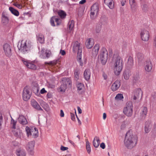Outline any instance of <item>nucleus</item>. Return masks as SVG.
I'll return each instance as SVG.
<instances>
[{
    "label": "nucleus",
    "mask_w": 156,
    "mask_h": 156,
    "mask_svg": "<svg viewBox=\"0 0 156 156\" xmlns=\"http://www.w3.org/2000/svg\"><path fill=\"white\" fill-rule=\"evenodd\" d=\"M86 148L88 153H90L91 152V148L90 145V143L89 141L87 140L86 142Z\"/></svg>",
    "instance_id": "nucleus-45"
},
{
    "label": "nucleus",
    "mask_w": 156,
    "mask_h": 156,
    "mask_svg": "<svg viewBox=\"0 0 156 156\" xmlns=\"http://www.w3.org/2000/svg\"><path fill=\"white\" fill-rule=\"evenodd\" d=\"M133 106L131 102H127L126 106L124 107L123 110V113L127 116L130 117L133 114Z\"/></svg>",
    "instance_id": "nucleus-5"
},
{
    "label": "nucleus",
    "mask_w": 156,
    "mask_h": 156,
    "mask_svg": "<svg viewBox=\"0 0 156 156\" xmlns=\"http://www.w3.org/2000/svg\"><path fill=\"white\" fill-rule=\"evenodd\" d=\"M60 53L62 55H64L66 54V52L64 50H60Z\"/></svg>",
    "instance_id": "nucleus-64"
},
{
    "label": "nucleus",
    "mask_w": 156,
    "mask_h": 156,
    "mask_svg": "<svg viewBox=\"0 0 156 156\" xmlns=\"http://www.w3.org/2000/svg\"><path fill=\"white\" fill-rule=\"evenodd\" d=\"M137 138L134 136L130 132H127L125 136L124 144L128 149H132L135 147L137 143Z\"/></svg>",
    "instance_id": "nucleus-1"
},
{
    "label": "nucleus",
    "mask_w": 156,
    "mask_h": 156,
    "mask_svg": "<svg viewBox=\"0 0 156 156\" xmlns=\"http://www.w3.org/2000/svg\"><path fill=\"white\" fill-rule=\"evenodd\" d=\"M16 154L17 156H25L26 154L25 150L21 148H19L16 150Z\"/></svg>",
    "instance_id": "nucleus-25"
},
{
    "label": "nucleus",
    "mask_w": 156,
    "mask_h": 156,
    "mask_svg": "<svg viewBox=\"0 0 156 156\" xmlns=\"http://www.w3.org/2000/svg\"><path fill=\"white\" fill-rule=\"evenodd\" d=\"M31 104L32 106L35 109L38 110L43 111V109L41 108L38 103L34 100L31 101Z\"/></svg>",
    "instance_id": "nucleus-24"
},
{
    "label": "nucleus",
    "mask_w": 156,
    "mask_h": 156,
    "mask_svg": "<svg viewBox=\"0 0 156 156\" xmlns=\"http://www.w3.org/2000/svg\"><path fill=\"white\" fill-rule=\"evenodd\" d=\"M37 40L41 44L44 43V38L43 35H39L37 37Z\"/></svg>",
    "instance_id": "nucleus-43"
},
{
    "label": "nucleus",
    "mask_w": 156,
    "mask_h": 156,
    "mask_svg": "<svg viewBox=\"0 0 156 156\" xmlns=\"http://www.w3.org/2000/svg\"><path fill=\"white\" fill-rule=\"evenodd\" d=\"M123 76L124 78L126 80H128L131 75L130 72L128 70H125L123 72Z\"/></svg>",
    "instance_id": "nucleus-34"
},
{
    "label": "nucleus",
    "mask_w": 156,
    "mask_h": 156,
    "mask_svg": "<svg viewBox=\"0 0 156 156\" xmlns=\"http://www.w3.org/2000/svg\"><path fill=\"white\" fill-rule=\"evenodd\" d=\"M115 55L113 57V63L114 65L113 69L116 75H118L121 72L123 67V60L121 57L118 55H116L115 58Z\"/></svg>",
    "instance_id": "nucleus-2"
},
{
    "label": "nucleus",
    "mask_w": 156,
    "mask_h": 156,
    "mask_svg": "<svg viewBox=\"0 0 156 156\" xmlns=\"http://www.w3.org/2000/svg\"><path fill=\"white\" fill-rule=\"evenodd\" d=\"M121 85V83L119 80H116L113 83L111 89L113 91L117 90Z\"/></svg>",
    "instance_id": "nucleus-17"
},
{
    "label": "nucleus",
    "mask_w": 156,
    "mask_h": 156,
    "mask_svg": "<svg viewBox=\"0 0 156 156\" xmlns=\"http://www.w3.org/2000/svg\"><path fill=\"white\" fill-rule=\"evenodd\" d=\"M44 48L42 49L40 56L43 59L48 58L51 55V52L48 50H46L44 51Z\"/></svg>",
    "instance_id": "nucleus-13"
},
{
    "label": "nucleus",
    "mask_w": 156,
    "mask_h": 156,
    "mask_svg": "<svg viewBox=\"0 0 156 156\" xmlns=\"http://www.w3.org/2000/svg\"><path fill=\"white\" fill-rule=\"evenodd\" d=\"M9 9L11 13L14 15L16 16H19V12L17 10L11 7H9Z\"/></svg>",
    "instance_id": "nucleus-39"
},
{
    "label": "nucleus",
    "mask_w": 156,
    "mask_h": 156,
    "mask_svg": "<svg viewBox=\"0 0 156 156\" xmlns=\"http://www.w3.org/2000/svg\"><path fill=\"white\" fill-rule=\"evenodd\" d=\"M100 143V140L98 137L95 136L94 138L93 141V145L96 148L98 147Z\"/></svg>",
    "instance_id": "nucleus-30"
},
{
    "label": "nucleus",
    "mask_w": 156,
    "mask_h": 156,
    "mask_svg": "<svg viewBox=\"0 0 156 156\" xmlns=\"http://www.w3.org/2000/svg\"><path fill=\"white\" fill-rule=\"evenodd\" d=\"M108 52L105 48H102L98 55V58L103 65L105 64L108 59Z\"/></svg>",
    "instance_id": "nucleus-4"
},
{
    "label": "nucleus",
    "mask_w": 156,
    "mask_h": 156,
    "mask_svg": "<svg viewBox=\"0 0 156 156\" xmlns=\"http://www.w3.org/2000/svg\"><path fill=\"white\" fill-rule=\"evenodd\" d=\"M74 25V21L72 20L69 21L68 24L67 32H70L73 30Z\"/></svg>",
    "instance_id": "nucleus-26"
},
{
    "label": "nucleus",
    "mask_w": 156,
    "mask_h": 156,
    "mask_svg": "<svg viewBox=\"0 0 156 156\" xmlns=\"http://www.w3.org/2000/svg\"><path fill=\"white\" fill-rule=\"evenodd\" d=\"M35 144V142L34 141H32L29 142L26 146L27 150L31 155L33 154V150Z\"/></svg>",
    "instance_id": "nucleus-7"
},
{
    "label": "nucleus",
    "mask_w": 156,
    "mask_h": 156,
    "mask_svg": "<svg viewBox=\"0 0 156 156\" xmlns=\"http://www.w3.org/2000/svg\"><path fill=\"white\" fill-rule=\"evenodd\" d=\"M80 71L79 70L76 69L74 70V80H78L80 77Z\"/></svg>",
    "instance_id": "nucleus-36"
},
{
    "label": "nucleus",
    "mask_w": 156,
    "mask_h": 156,
    "mask_svg": "<svg viewBox=\"0 0 156 156\" xmlns=\"http://www.w3.org/2000/svg\"><path fill=\"white\" fill-rule=\"evenodd\" d=\"M31 135L34 138H36L38 137V132L37 129L36 128H31Z\"/></svg>",
    "instance_id": "nucleus-32"
},
{
    "label": "nucleus",
    "mask_w": 156,
    "mask_h": 156,
    "mask_svg": "<svg viewBox=\"0 0 156 156\" xmlns=\"http://www.w3.org/2000/svg\"><path fill=\"white\" fill-rule=\"evenodd\" d=\"M152 66L151 62L150 60L146 61L144 67L145 71L147 72H150L152 70Z\"/></svg>",
    "instance_id": "nucleus-16"
},
{
    "label": "nucleus",
    "mask_w": 156,
    "mask_h": 156,
    "mask_svg": "<svg viewBox=\"0 0 156 156\" xmlns=\"http://www.w3.org/2000/svg\"><path fill=\"white\" fill-rule=\"evenodd\" d=\"M99 45L96 44L93 48L92 50V55L95 57L98 55L99 49Z\"/></svg>",
    "instance_id": "nucleus-19"
},
{
    "label": "nucleus",
    "mask_w": 156,
    "mask_h": 156,
    "mask_svg": "<svg viewBox=\"0 0 156 156\" xmlns=\"http://www.w3.org/2000/svg\"><path fill=\"white\" fill-rule=\"evenodd\" d=\"M123 98L122 94H117L115 97V99L117 100H121Z\"/></svg>",
    "instance_id": "nucleus-49"
},
{
    "label": "nucleus",
    "mask_w": 156,
    "mask_h": 156,
    "mask_svg": "<svg viewBox=\"0 0 156 156\" xmlns=\"http://www.w3.org/2000/svg\"><path fill=\"white\" fill-rule=\"evenodd\" d=\"M3 49L5 54L6 56L9 57L12 55L11 46L9 44H5L3 46Z\"/></svg>",
    "instance_id": "nucleus-9"
},
{
    "label": "nucleus",
    "mask_w": 156,
    "mask_h": 156,
    "mask_svg": "<svg viewBox=\"0 0 156 156\" xmlns=\"http://www.w3.org/2000/svg\"><path fill=\"white\" fill-rule=\"evenodd\" d=\"M133 99L134 100L139 98L140 96H142V92L140 88L136 89L134 90L133 92Z\"/></svg>",
    "instance_id": "nucleus-12"
},
{
    "label": "nucleus",
    "mask_w": 156,
    "mask_h": 156,
    "mask_svg": "<svg viewBox=\"0 0 156 156\" xmlns=\"http://www.w3.org/2000/svg\"><path fill=\"white\" fill-rule=\"evenodd\" d=\"M32 43L29 40L22 41H21L20 49L24 54L28 53L32 48Z\"/></svg>",
    "instance_id": "nucleus-3"
},
{
    "label": "nucleus",
    "mask_w": 156,
    "mask_h": 156,
    "mask_svg": "<svg viewBox=\"0 0 156 156\" xmlns=\"http://www.w3.org/2000/svg\"><path fill=\"white\" fill-rule=\"evenodd\" d=\"M76 86L78 93L79 94H82L83 92V90L82 89L84 87L83 84L81 83H78L77 84Z\"/></svg>",
    "instance_id": "nucleus-29"
},
{
    "label": "nucleus",
    "mask_w": 156,
    "mask_h": 156,
    "mask_svg": "<svg viewBox=\"0 0 156 156\" xmlns=\"http://www.w3.org/2000/svg\"><path fill=\"white\" fill-rule=\"evenodd\" d=\"M13 5L19 9H21L22 7V6L20 4H18L17 2L14 3L13 4Z\"/></svg>",
    "instance_id": "nucleus-55"
},
{
    "label": "nucleus",
    "mask_w": 156,
    "mask_h": 156,
    "mask_svg": "<svg viewBox=\"0 0 156 156\" xmlns=\"http://www.w3.org/2000/svg\"><path fill=\"white\" fill-rule=\"evenodd\" d=\"M130 5L136 4L135 0H129Z\"/></svg>",
    "instance_id": "nucleus-58"
},
{
    "label": "nucleus",
    "mask_w": 156,
    "mask_h": 156,
    "mask_svg": "<svg viewBox=\"0 0 156 156\" xmlns=\"http://www.w3.org/2000/svg\"><path fill=\"white\" fill-rule=\"evenodd\" d=\"M141 7L143 12H147L149 9L147 5L145 4H143L141 5Z\"/></svg>",
    "instance_id": "nucleus-44"
},
{
    "label": "nucleus",
    "mask_w": 156,
    "mask_h": 156,
    "mask_svg": "<svg viewBox=\"0 0 156 156\" xmlns=\"http://www.w3.org/2000/svg\"><path fill=\"white\" fill-rule=\"evenodd\" d=\"M73 51L76 52H82V47L80 45V43L77 41L75 42L74 43L73 48Z\"/></svg>",
    "instance_id": "nucleus-14"
},
{
    "label": "nucleus",
    "mask_w": 156,
    "mask_h": 156,
    "mask_svg": "<svg viewBox=\"0 0 156 156\" xmlns=\"http://www.w3.org/2000/svg\"><path fill=\"white\" fill-rule=\"evenodd\" d=\"M101 24L98 23L96 26L95 32L97 33H99L101 31Z\"/></svg>",
    "instance_id": "nucleus-42"
},
{
    "label": "nucleus",
    "mask_w": 156,
    "mask_h": 156,
    "mask_svg": "<svg viewBox=\"0 0 156 156\" xmlns=\"http://www.w3.org/2000/svg\"><path fill=\"white\" fill-rule=\"evenodd\" d=\"M31 95V93L29 90L27 88H24L22 95L23 100L25 101H27L30 98Z\"/></svg>",
    "instance_id": "nucleus-10"
},
{
    "label": "nucleus",
    "mask_w": 156,
    "mask_h": 156,
    "mask_svg": "<svg viewBox=\"0 0 156 156\" xmlns=\"http://www.w3.org/2000/svg\"><path fill=\"white\" fill-rule=\"evenodd\" d=\"M3 122V117L2 113L0 112V129L2 128V124Z\"/></svg>",
    "instance_id": "nucleus-52"
},
{
    "label": "nucleus",
    "mask_w": 156,
    "mask_h": 156,
    "mask_svg": "<svg viewBox=\"0 0 156 156\" xmlns=\"http://www.w3.org/2000/svg\"><path fill=\"white\" fill-rule=\"evenodd\" d=\"M147 107H143L141 109V112L140 113L141 116L142 118H145L147 114Z\"/></svg>",
    "instance_id": "nucleus-31"
},
{
    "label": "nucleus",
    "mask_w": 156,
    "mask_h": 156,
    "mask_svg": "<svg viewBox=\"0 0 156 156\" xmlns=\"http://www.w3.org/2000/svg\"><path fill=\"white\" fill-rule=\"evenodd\" d=\"M2 23L4 25H7L9 23V18L7 14L3 12L2 14L1 17Z\"/></svg>",
    "instance_id": "nucleus-15"
},
{
    "label": "nucleus",
    "mask_w": 156,
    "mask_h": 156,
    "mask_svg": "<svg viewBox=\"0 0 156 156\" xmlns=\"http://www.w3.org/2000/svg\"><path fill=\"white\" fill-rule=\"evenodd\" d=\"M126 126V122L124 121L122 122L121 126V129H124Z\"/></svg>",
    "instance_id": "nucleus-54"
},
{
    "label": "nucleus",
    "mask_w": 156,
    "mask_h": 156,
    "mask_svg": "<svg viewBox=\"0 0 156 156\" xmlns=\"http://www.w3.org/2000/svg\"><path fill=\"white\" fill-rule=\"evenodd\" d=\"M68 149V148L66 147H65L63 146H61L60 147V149L62 151H65Z\"/></svg>",
    "instance_id": "nucleus-56"
},
{
    "label": "nucleus",
    "mask_w": 156,
    "mask_h": 156,
    "mask_svg": "<svg viewBox=\"0 0 156 156\" xmlns=\"http://www.w3.org/2000/svg\"><path fill=\"white\" fill-rule=\"evenodd\" d=\"M19 123L22 125H25L27 124L28 122L26 118L23 115H20L18 118Z\"/></svg>",
    "instance_id": "nucleus-22"
},
{
    "label": "nucleus",
    "mask_w": 156,
    "mask_h": 156,
    "mask_svg": "<svg viewBox=\"0 0 156 156\" xmlns=\"http://www.w3.org/2000/svg\"><path fill=\"white\" fill-rule=\"evenodd\" d=\"M131 10L133 12H135L137 9L136 3L130 5Z\"/></svg>",
    "instance_id": "nucleus-47"
},
{
    "label": "nucleus",
    "mask_w": 156,
    "mask_h": 156,
    "mask_svg": "<svg viewBox=\"0 0 156 156\" xmlns=\"http://www.w3.org/2000/svg\"><path fill=\"white\" fill-rule=\"evenodd\" d=\"M52 94L51 93H48L47 95V97L48 98H52Z\"/></svg>",
    "instance_id": "nucleus-60"
},
{
    "label": "nucleus",
    "mask_w": 156,
    "mask_h": 156,
    "mask_svg": "<svg viewBox=\"0 0 156 156\" xmlns=\"http://www.w3.org/2000/svg\"><path fill=\"white\" fill-rule=\"evenodd\" d=\"M83 76L84 79L87 81H88L90 79V72L89 69H86L83 73Z\"/></svg>",
    "instance_id": "nucleus-27"
},
{
    "label": "nucleus",
    "mask_w": 156,
    "mask_h": 156,
    "mask_svg": "<svg viewBox=\"0 0 156 156\" xmlns=\"http://www.w3.org/2000/svg\"><path fill=\"white\" fill-rule=\"evenodd\" d=\"M108 22V18L105 15H102L101 16L99 22V23L101 24V25H105L107 24Z\"/></svg>",
    "instance_id": "nucleus-23"
},
{
    "label": "nucleus",
    "mask_w": 156,
    "mask_h": 156,
    "mask_svg": "<svg viewBox=\"0 0 156 156\" xmlns=\"http://www.w3.org/2000/svg\"><path fill=\"white\" fill-rule=\"evenodd\" d=\"M47 92V91L45 90L44 88H42L40 91V93L41 94H44L45 93Z\"/></svg>",
    "instance_id": "nucleus-62"
},
{
    "label": "nucleus",
    "mask_w": 156,
    "mask_h": 156,
    "mask_svg": "<svg viewBox=\"0 0 156 156\" xmlns=\"http://www.w3.org/2000/svg\"><path fill=\"white\" fill-rule=\"evenodd\" d=\"M98 13L95 12H94L91 11L90 14V17L91 19H94V15L95 14H97Z\"/></svg>",
    "instance_id": "nucleus-51"
},
{
    "label": "nucleus",
    "mask_w": 156,
    "mask_h": 156,
    "mask_svg": "<svg viewBox=\"0 0 156 156\" xmlns=\"http://www.w3.org/2000/svg\"><path fill=\"white\" fill-rule=\"evenodd\" d=\"M144 58L143 55L142 54L138 53L136 55V59L138 60L139 62H141Z\"/></svg>",
    "instance_id": "nucleus-41"
},
{
    "label": "nucleus",
    "mask_w": 156,
    "mask_h": 156,
    "mask_svg": "<svg viewBox=\"0 0 156 156\" xmlns=\"http://www.w3.org/2000/svg\"><path fill=\"white\" fill-rule=\"evenodd\" d=\"M70 116L71 119L73 121H74L75 120V117L74 114L71 112Z\"/></svg>",
    "instance_id": "nucleus-57"
},
{
    "label": "nucleus",
    "mask_w": 156,
    "mask_h": 156,
    "mask_svg": "<svg viewBox=\"0 0 156 156\" xmlns=\"http://www.w3.org/2000/svg\"><path fill=\"white\" fill-rule=\"evenodd\" d=\"M57 61H51L49 62H45L44 64L45 65H55L56 64Z\"/></svg>",
    "instance_id": "nucleus-50"
},
{
    "label": "nucleus",
    "mask_w": 156,
    "mask_h": 156,
    "mask_svg": "<svg viewBox=\"0 0 156 156\" xmlns=\"http://www.w3.org/2000/svg\"><path fill=\"white\" fill-rule=\"evenodd\" d=\"M12 132L14 135L17 138H21L23 135L22 131L19 128L13 129Z\"/></svg>",
    "instance_id": "nucleus-18"
},
{
    "label": "nucleus",
    "mask_w": 156,
    "mask_h": 156,
    "mask_svg": "<svg viewBox=\"0 0 156 156\" xmlns=\"http://www.w3.org/2000/svg\"><path fill=\"white\" fill-rule=\"evenodd\" d=\"M25 129L27 136L28 137L29 136L31 135V129H30L28 126H27Z\"/></svg>",
    "instance_id": "nucleus-48"
},
{
    "label": "nucleus",
    "mask_w": 156,
    "mask_h": 156,
    "mask_svg": "<svg viewBox=\"0 0 156 156\" xmlns=\"http://www.w3.org/2000/svg\"><path fill=\"white\" fill-rule=\"evenodd\" d=\"M94 44V40L92 38H89L87 40L85 43L86 47L88 48H90Z\"/></svg>",
    "instance_id": "nucleus-20"
},
{
    "label": "nucleus",
    "mask_w": 156,
    "mask_h": 156,
    "mask_svg": "<svg viewBox=\"0 0 156 156\" xmlns=\"http://www.w3.org/2000/svg\"><path fill=\"white\" fill-rule=\"evenodd\" d=\"M102 76L104 78V79L105 80H106L108 78V76L107 74L105 73V72H103L102 73Z\"/></svg>",
    "instance_id": "nucleus-59"
},
{
    "label": "nucleus",
    "mask_w": 156,
    "mask_h": 156,
    "mask_svg": "<svg viewBox=\"0 0 156 156\" xmlns=\"http://www.w3.org/2000/svg\"><path fill=\"white\" fill-rule=\"evenodd\" d=\"M54 21H55L56 23V26L59 25L61 23L62 21L59 18L56 16H52L50 19V23L51 25L53 27L55 26L54 23Z\"/></svg>",
    "instance_id": "nucleus-11"
},
{
    "label": "nucleus",
    "mask_w": 156,
    "mask_h": 156,
    "mask_svg": "<svg viewBox=\"0 0 156 156\" xmlns=\"http://www.w3.org/2000/svg\"><path fill=\"white\" fill-rule=\"evenodd\" d=\"M99 11V7L97 4H94L91 8V11L97 13Z\"/></svg>",
    "instance_id": "nucleus-37"
},
{
    "label": "nucleus",
    "mask_w": 156,
    "mask_h": 156,
    "mask_svg": "<svg viewBox=\"0 0 156 156\" xmlns=\"http://www.w3.org/2000/svg\"><path fill=\"white\" fill-rule=\"evenodd\" d=\"M62 83L67 85H71L72 82L70 78L67 77H64L62 80Z\"/></svg>",
    "instance_id": "nucleus-33"
},
{
    "label": "nucleus",
    "mask_w": 156,
    "mask_h": 156,
    "mask_svg": "<svg viewBox=\"0 0 156 156\" xmlns=\"http://www.w3.org/2000/svg\"><path fill=\"white\" fill-rule=\"evenodd\" d=\"M100 147L102 148L103 149H104L105 148V145L104 143H102L100 144Z\"/></svg>",
    "instance_id": "nucleus-63"
},
{
    "label": "nucleus",
    "mask_w": 156,
    "mask_h": 156,
    "mask_svg": "<svg viewBox=\"0 0 156 156\" xmlns=\"http://www.w3.org/2000/svg\"><path fill=\"white\" fill-rule=\"evenodd\" d=\"M81 53L82 52L80 53L79 52H77V58L78 61L81 60Z\"/></svg>",
    "instance_id": "nucleus-53"
},
{
    "label": "nucleus",
    "mask_w": 156,
    "mask_h": 156,
    "mask_svg": "<svg viewBox=\"0 0 156 156\" xmlns=\"http://www.w3.org/2000/svg\"><path fill=\"white\" fill-rule=\"evenodd\" d=\"M58 15L62 19H64L66 16V12L62 10H61L58 11Z\"/></svg>",
    "instance_id": "nucleus-38"
},
{
    "label": "nucleus",
    "mask_w": 156,
    "mask_h": 156,
    "mask_svg": "<svg viewBox=\"0 0 156 156\" xmlns=\"http://www.w3.org/2000/svg\"><path fill=\"white\" fill-rule=\"evenodd\" d=\"M133 61L132 57L130 56L129 57L127 62V66L130 67H132L133 65Z\"/></svg>",
    "instance_id": "nucleus-35"
},
{
    "label": "nucleus",
    "mask_w": 156,
    "mask_h": 156,
    "mask_svg": "<svg viewBox=\"0 0 156 156\" xmlns=\"http://www.w3.org/2000/svg\"><path fill=\"white\" fill-rule=\"evenodd\" d=\"M152 125L151 124V121H147L145 123L144 130L146 133H148L151 129Z\"/></svg>",
    "instance_id": "nucleus-21"
},
{
    "label": "nucleus",
    "mask_w": 156,
    "mask_h": 156,
    "mask_svg": "<svg viewBox=\"0 0 156 156\" xmlns=\"http://www.w3.org/2000/svg\"><path fill=\"white\" fill-rule=\"evenodd\" d=\"M62 84H61L60 86V90L61 92H64L65 91L66 89L67 88V85L65 83H62Z\"/></svg>",
    "instance_id": "nucleus-46"
},
{
    "label": "nucleus",
    "mask_w": 156,
    "mask_h": 156,
    "mask_svg": "<svg viewBox=\"0 0 156 156\" xmlns=\"http://www.w3.org/2000/svg\"><path fill=\"white\" fill-rule=\"evenodd\" d=\"M104 3L107 5L109 8L112 9L114 7L113 0H104Z\"/></svg>",
    "instance_id": "nucleus-28"
},
{
    "label": "nucleus",
    "mask_w": 156,
    "mask_h": 156,
    "mask_svg": "<svg viewBox=\"0 0 156 156\" xmlns=\"http://www.w3.org/2000/svg\"><path fill=\"white\" fill-rule=\"evenodd\" d=\"M140 36L142 40L145 41H147L149 38V33L146 30H142L140 33Z\"/></svg>",
    "instance_id": "nucleus-8"
},
{
    "label": "nucleus",
    "mask_w": 156,
    "mask_h": 156,
    "mask_svg": "<svg viewBox=\"0 0 156 156\" xmlns=\"http://www.w3.org/2000/svg\"><path fill=\"white\" fill-rule=\"evenodd\" d=\"M11 120L10 121V126L13 129H16V125L17 123V121H15L11 116Z\"/></svg>",
    "instance_id": "nucleus-40"
},
{
    "label": "nucleus",
    "mask_w": 156,
    "mask_h": 156,
    "mask_svg": "<svg viewBox=\"0 0 156 156\" xmlns=\"http://www.w3.org/2000/svg\"><path fill=\"white\" fill-rule=\"evenodd\" d=\"M126 2V0H121V3L122 6H123L125 4Z\"/></svg>",
    "instance_id": "nucleus-61"
},
{
    "label": "nucleus",
    "mask_w": 156,
    "mask_h": 156,
    "mask_svg": "<svg viewBox=\"0 0 156 156\" xmlns=\"http://www.w3.org/2000/svg\"><path fill=\"white\" fill-rule=\"evenodd\" d=\"M22 61L23 63V64L28 68L33 70H35L37 69V66L33 63V62H31L30 61H29L24 58L22 59Z\"/></svg>",
    "instance_id": "nucleus-6"
}]
</instances>
